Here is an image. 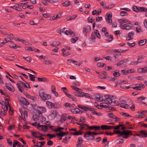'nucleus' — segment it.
Returning <instances> with one entry per match:
<instances>
[{
    "label": "nucleus",
    "mask_w": 147,
    "mask_h": 147,
    "mask_svg": "<svg viewBox=\"0 0 147 147\" xmlns=\"http://www.w3.org/2000/svg\"><path fill=\"white\" fill-rule=\"evenodd\" d=\"M6 113L4 112V111L2 110V109H0V114L2 116H4L6 115Z\"/></svg>",
    "instance_id": "64"
},
{
    "label": "nucleus",
    "mask_w": 147,
    "mask_h": 147,
    "mask_svg": "<svg viewBox=\"0 0 147 147\" xmlns=\"http://www.w3.org/2000/svg\"><path fill=\"white\" fill-rule=\"evenodd\" d=\"M37 79L38 82H52L49 79L45 78H38Z\"/></svg>",
    "instance_id": "16"
},
{
    "label": "nucleus",
    "mask_w": 147,
    "mask_h": 147,
    "mask_svg": "<svg viewBox=\"0 0 147 147\" xmlns=\"http://www.w3.org/2000/svg\"><path fill=\"white\" fill-rule=\"evenodd\" d=\"M47 105L49 107L52 108L53 105V104L51 102L47 101L46 102Z\"/></svg>",
    "instance_id": "33"
},
{
    "label": "nucleus",
    "mask_w": 147,
    "mask_h": 147,
    "mask_svg": "<svg viewBox=\"0 0 147 147\" xmlns=\"http://www.w3.org/2000/svg\"><path fill=\"white\" fill-rule=\"evenodd\" d=\"M10 7L12 8L15 9V10L18 11H22V9L21 8L16 5H14L12 6H11Z\"/></svg>",
    "instance_id": "29"
},
{
    "label": "nucleus",
    "mask_w": 147,
    "mask_h": 147,
    "mask_svg": "<svg viewBox=\"0 0 147 147\" xmlns=\"http://www.w3.org/2000/svg\"><path fill=\"white\" fill-rule=\"evenodd\" d=\"M126 50H124L121 49H115L114 50V52L115 53H122L123 52H125Z\"/></svg>",
    "instance_id": "30"
},
{
    "label": "nucleus",
    "mask_w": 147,
    "mask_h": 147,
    "mask_svg": "<svg viewBox=\"0 0 147 147\" xmlns=\"http://www.w3.org/2000/svg\"><path fill=\"white\" fill-rule=\"evenodd\" d=\"M65 114H63L60 117V119L62 120L63 121H65L66 120V117H65Z\"/></svg>",
    "instance_id": "59"
},
{
    "label": "nucleus",
    "mask_w": 147,
    "mask_h": 147,
    "mask_svg": "<svg viewBox=\"0 0 147 147\" xmlns=\"http://www.w3.org/2000/svg\"><path fill=\"white\" fill-rule=\"evenodd\" d=\"M113 39V36L111 35H110L108 38V39L106 40V41L108 42H109L111 41Z\"/></svg>",
    "instance_id": "49"
},
{
    "label": "nucleus",
    "mask_w": 147,
    "mask_h": 147,
    "mask_svg": "<svg viewBox=\"0 0 147 147\" xmlns=\"http://www.w3.org/2000/svg\"><path fill=\"white\" fill-rule=\"evenodd\" d=\"M22 103L23 104H24L26 106L27 105H28L29 104V102L26 99L24 98H22Z\"/></svg>",
    "instance_id": "36"
},
{
    "label": "nucleus",
    "mask_w": 147,
    "mask_h": 147,
    "mask_svg": "<svg viewBox=\"0 0 147 147\" xmlns=\"http://www.w3.org/2000/svg\"><path fill=\"white\" fill-rule=\"evenodd\" d=\"M32 136L36 138H38L44 136V135L40 133L39 132H32Z\"/></svg>",
    "instance_id": "14"
},
{
    "label": "nucleus",
    "mask_w": 147,
    "mask_h": 147,
    "mask_svg": "<svg viewBox=\"0 0 147 147\" xmlns=\"http://www.w3.org/2000/svg\"><path fill=\"white\" fill-rule=\"evenodd\" d=\"M132 10L136 12H139L138 7H137L136 6L134 5L133 6L132 8Z\"/></svg>",
    "instance_id": "38"
},
{
    "label": "nucleus",
    "mask_w": 147,
    "mask_h": 147,
    "mask_svg": "<svg viewBox=\"0 0 147 147\" xmlns=\"http://www.w3.org/2000/svg\"><path fill=\"white\" fill-rule=\"evenodd\" d=\"M76 124L80 126L79 127L80 129V131L83 130L84 128V126H86L85 124H86L85 123H82L80 122H76Z\"/></svg>",
    "instance_id": "19"
},
{
    "label": "nucleus",
    "mask_w": 147,
    "mask_h": 147,
    "mask_svg": "<svg viewBox=\"0 0 147 147\" xmlns=\"http://www.w3.org/2000/svg\"><path fill=\"white\" fill-rule=\"evenodd\" d=\"M39 93L40 98L44 101L49 100L51 97V95L46 94L43 89H41Z\"/></svg>",
    "instance_id": "3"
},
{
    "label": "nucleus",
    "mask_w": 147,
    "mask_h": 147,
    "mask_svg": "<svg viewBox=\"0 0 147 147\" xmlns=\"http://www.w3.org/2000/svg\"><path fill=\"white\" fill-rule=\"evenodd\" d=\"M113 76L115 77H117L119 76L120 74L119 73V71L118 70H115L114 71L113 74Z\"/></svg>",
    "instance_id": "23"
},
{
    "label": "nucleus",
    "mask_w": 147,
    "mask_h": 147,
    "mask_svg": "<svg viewBox=\"0 0 147 147\" xmlns=\"http://www.w3.org/2000/svg\"><path fill=\"white\" fill-rule=\"evenodd\" d=\"M9 106L7 105H2V108L4 111V112H5L6 113L8 109V107Z\"/></svg>",
    "instance_id": "28"
},
{
    "label": "nucleus",
    "mask_w": 147,
    "mask_h": 147,
    "mask_svg": "<svg viewBox=\"0 0 147 147\" xmlns=\"http://www.w3.org/2000/svg\"><path fill=\"white\" fill-rule=\"evenodd\" d=\"M45 63L46 65H51L52 64V62L49 60H44Z\"/></svg>",
    "instance_id": "54"
},
{
    "label": "nucleus",
    "mask_w": 147,
    "mask_h": 147,
    "mask_svg": "<svg viewBox=\"0 0 147 147\" xmlns=\"http://www.w3.org/2000/svg\"><path fill=\"white\" fill-rule=\"evenodd\" d=\"M60 17V16L58 14L55 15L53 17H51L50 18V20H55L57 18H59Z\"/></svg>",
    "instance_id": "27"
},
{
    "label": "nucleus",
    "mask_w": 147,
    "mask_h": 147,
    "mask_svg": "<svg viewBox=\"0 0 147 147\" xmlns=\"http://www.w3.org/2000/svg\"><path fill=\"white\" fill-rule=\"evenodd\" d=\"M71 2L68 1H67L63 3L62 4L63 6L68 7L71 5Z\"/></svg>",
    "instance_id": "21"
},
{
    "label": "nucleus",
    "mask_w": 147,
    "mask_h": 147,
    "mask_svg": "<svg viewBox=\"0 0 147 147\" xmlns=\"http://www.w3.org/2000/svg\"><path fill=\"white\" fill-rule=\"evenodd\" d=\"M119 87L124 89H127L129 88H133L132 85H130L128 86H125L122 85L121 84V83L119 84Z\"/></svg>",
    "instance_id": "20"
},
{
    "label": "nucleus",
    "mask_w": 147,
    "mask_h": 147,
    "mask_svg": "<svg viewBox=\"0 0 147 147\" xmlns=\"http://www.w3.org/2000/svg\"><path fill=\"white\" fill-rule=\"evenodd\" d=\"M119 101L120 103L118 104V105H119V107L126 109H128L129 108V105L126 104L127 102L126 101L123 100L121 98L119 99Z\"/></svg>",
    "instance_id": "5"
},
{
    "label": "nucleus",
    "mask_w": 147,
    "mask_h": 147,
    "mask_svg": "<svg viewBox=\"0 0 147 147\" xmlns=\"http://www.w3.org/2000/svg\"><path fill=\"white\" fill-rule=\"evenodd\" d=\"M39 116L37 114L33 115L32 118L34 121H35L39 120L38 117Z\"/></svg>",
    "instance_id": "35"
},
{
    "label": "nucleus",
    "mask_w": 147,
    "mask_h": 147,
    "mask_svg": "<svg viewBox=\"0 0 147 147\" xmlns=\"http://www.w3.org/2000/svg\"><path fill=\"white\" fill-rule=\"evenodd\" d=\"M64 33L67 35H70L72 37L74 36L75 35L74 33L71 29H69V30H66L64 32Z\"/></svg>",
    "instance_id": "17"
},
{
    "label": "nucleus",
    "mask_w": 147,
    "mask_h": 147,
    "mask_svg": "<svg viewBox=\"0 0 147 147\" xmlns=\"http://www.w3.org/2000/svg\"><path fill=\"white\" fill-rule=\"evenodd\" d=\"M139 12H145L147 11V8L144 7H138Z\"/></svg>",
    "instance_id": "26"
},
{
    "label": "nucleus",
    "mask_w": 147,
    "mask_h": 147,
    "mask_svg": "<svg viewBox=\"0 0 147 147\" xmlns=\"http://www.w3.org/2000/svg\"><path fill=\"white\" fill-rule=\"evenodd\" d=\"M139 86H136V87H133L132 88L136 90H140L141 87L144 88L145 86V85L143 83H140L139 84Z\"/></svg>",
    "instance_id": "18"
},
{
    "label": "nucleus",
    "mask_w": 147,
    "mask_h": 147,
    "mask_svg": "<svg viewBox=\"0 0 147 147\" xmlns=\"http://www.w3.org/2000/svg\"><path fill=\"white\" fill-rule=\"evenodd\" d=\"M91 134V132L90 131L86 132L85 133L84 136L86 138L90 136Z\"/></svg>",
    "instance_id": "47"
},
{
    "label": "nucleus",
    "mask_w": 147,
    "mask_h": 147,
    "mask_svg": "<svg viewBox=\"0 0 147 147\" xmlns=\"http://www.w3.org/2000/svg\"><path fill=\"white\" fill-rule=\"evenodd\" d=\"M86 126L87 127L88 130H92L94 129V131L99 130L100 129V127L99 126H90L87 124H85Z\"/></svg>",
    "instance_id": "9"
},
{
    "label": "nucleus",
    "mask_w": 147,
    "mask_h": 147,
    "mask_svg": "<svg viewBox=\"0 0 147 147\" xmlns=\"http://www.w3.org/2000/svg\"><path fill=\"white\" fill-rule=\"evenodd\" d=\"M60 44V42L59 41L54 42L52 43L51 45L53 47L58 46Z\"/></svg>",
    "instance_id": "31"
},
{
    "label": "nucleus",
    "mask_w": 147,
    "mask_h": 147,
    "mask_svg": "<svg viewBox=\"0 0 147 147\" xmlns=\"http://www.w3.org/2000/svg\"><path fill=\"white\" fill-rule=\"evenodd\" d=\"M96 38L95 36V34L94 33H92L91 34V39L92 40H95L96 39Z\"/></svg>",
    "instance_id": "62"
},
{
    "label": "nucleus",
    "mask_w": 147,
    "mask_h": 147,
    "mask_svg": "<svg viewBox=\"0 0 147 147\" xmlns=\"http://www.w3.org/2000/svg\"><path fill=\"white\" fill-rule=\"evenodd\" d=\"M79 39V38L78 37H75L74 38L71 39V41L72 43H75Z\"/></svg>",
    "instance_id": "37"
},
{
    "label": "nucleus",
    "mask_w": 147,
    "mask_h": 147,
    "mask_svg": "<svg viewBox=\"0 0 147 147\" xmlns=\"http://www.w3.org/2000/svg\"><path fill=\"white\" fill-rule=\"evenodd\" d=\"M108 126L106 125H102L100 127L101 129L103 130H108Z\"/></svg>",
    "instance_id": "44"
},
{
    "label": "nucleus",
    "mask_w": 147,
    "mask_h": 147,
    "mask_svg": "<svg viewBox=\"0 0 147 147\" xmlns=\"http://www.w3.org/2000/svg\"><path fill=\"white\" fill-rule=\"evenodd\" d=\"M134 32L133 31L129 32L127 35V37L126 38V40L128 41L132 40L134 38L133 36L134 35Z\"/></svg>",
    "instance_id": "10"
},
{
    "label": "nucleus",
    "mask_w": 147,
    "mask_h": 147,
    "mask_svg": "<svg viewBox=\"0 0 147 147\" xmlns=\"http://www.w3.org/2000/svg\"><path fill=\"white\" fill-rule=\"evenodd\" d=\"M120 114L121 115L124 117H132L131 116L129 115L128 114L123 112H121L120 113Z\"/></svg>",
    "instance_id": "52"
},
{
    "label": "nucleus",
    "mask_w": 147,
    "mask_h": 147,
    "mask_svg": "<svg viewBox=\"0 0 147 147\" xmlns=\"http://www.w3.org/2000/svg\"><path fill=\"white\" fill-rule=\"evenodd\" d=\"M140 133L142 135H144L145 137H147V133L146 132V131L144 130H141L140 131Z\"/></svg>",
    "instance_id": "46"
},
{
    "label": "nucleus",
    "mask_w": 147,
    "mask_h": 147,
    "mask_svg": "<svg viewBox=\"0 0 147 147\" xmlns=\"http://www.w3.org/2000/svg\"><path fill=\"white\" fill-rule=\"evenodd\" d=\"M127 44L130 47H131L134 46L136 45L135 42H133L132 43H130L129 42L127 43Z\"/></svg>",
    "instance_id": "58"
},
{
    "label": "nucleus",
    "mask_w": 147,
    "mask_h": 147,
    "mask_svg": "<svg viewBox=\"0 0 147 147\" xmlns=\"http://www.w3.org/2000/svg\"><path fill=\"white\" fill-rule=\"evenodd\" d=\"M120 24V27L122 30H129L132 29L133 25L130 21L125 18H122L119 20Z\"/></svg>",
    "instance_id": "1"
},
{
    "label": "nucleus",
    "mask_w": 147,
    "mask_h": 147,
    "mask_svg": "<svg viewBox=\"0 0 147 147\" xmlns=\"http://www.w3.org/2000/svg\"><path fill=\"white\" fill-rule=\"evenodd\" d=\"M95 100L98 101L102 102L103 100L102 96L99 94H97L95 95Z\"/></svg>",
    "instance_id": "12"
},
{
    "label": "nucleus",
    "mask_w": 147,
    "mask_h": 147,
    "mask_svg": "<svg viewBox=\"0 0 147 147\" xmlns=\"http://www.w3.org/2000/svg\"><path fill=\"white\" fill-rule=\"evenodd\" d=\"M120 15L121 16H127L128 15L127 12L126 11H121L120 12Z\"/></svg>",
    "instance_id": "41"
},
{
    "label": "nucleus",
    "mask_w": 147,
    "mask_h": 147,
    "mask_svg": "<svg viewBox=\"0 0 147 147\" xmlns=\"http://www.w3.org/2000/svg\"><path fill=\"white\" fill-rule=\"evenodd\" d=\"M125 62V61L124 60H122L120 61L119 62H118L117 63V66H120L122 65L123 63Z\"/></svg>",
    "instance_id": "42"
},
{
    "label": "nucleus",
    "mask_w": 147,
    "mask_h": 147,
    "mask_svg": "<svg viewBox=\"0 0 147 147\" xmlns=\"http://www.w3.org/2000/svg\"><path fill=\"white\" fill-rule=\"evenodd\" d=\"M106 98L105 99L104 101L107 102V103L111 105L113 103L112 98L113 96L110 95H106L105 96Z\"/></svg>",
    "instance_id": "7"
},
{
    "label": "nucleus",
    "mask_w": 147,
    "mask_h": 147,
    "mask_svg": "<svg viewBox=\"0 0 147 147\" xmlns=\"http://www.w3.org/2000/svg\"><path fill=\"white\" fill-rule=\"evenodd\" d=\"M27 84L26 85L25 83H17L16 84L17 86L20 91L21 92H22V89H24L25 88H30L29 85L28 83H26Z\"/></svg>",
    "instance_id": "4"
},
{
    "label": "nucleus",
    "mask_w": 147,
    "mask_h": 147,
    "mask_svg": "<svg viewBox=\"0 0 147 147\" xmlns=\"http://www.w3.org/2000/svg\"><path fill=\"white\" fill-rule=\"evenodd\" d=\"M58 114L57 112L56 111H53L51 113V115L53 117H56Z\"/></svg>",
    "instance_id": "45"
},
{
    "label": "nucleus",
    "mask_w": 147,
    "mask_h": 147,
    "mask_svg": "<svg viewBox=\"0 0 147 147\" xmlns=\"http://www.w3.org/2000/svg\"><path fill=\"white\" fill-rule=\"evenodd\" d=\"M9 47L11 48H12L14 49H16L18 47H16V45L15 44H12L9 45Z\"/></svg>",
    "instance_id": "57"
},
{
    "label": "nucleus",
    "mask_w": 147,
    "mask_h": 147,
    "mask_svg": "<svg viewBox=\"0 0 147 147\" xmlns=\"http://www.w3.org/2000/svg\"><path fill=\"white\" fill-rule=\"evenodd\" d=\"M121 72L122 74L127 75L128 74L127 71L125 69H123L121 70Z\"/></svg>",
    "instance_id": "63"
},
{
    "label": "nucleus",
    "mask_w": 147,
    "mask_h": 147,
    "mask_svg": "<svg viewBox=\"0 0 147 147\" xmlns=\"http://www.w3.org/2000/svg\"><path fill=\"white\" fill-rule=\"evenodd\" d=\"M95 20V18L92 17H89L88 19V22L92 23Z\"/></svg>",
    "instance_id": "50"
},
{
    "label": "nucleus",
    "mask_w": 147,
    "mask_h": 147,
    "mask_svg": "<svg viewBox=\"0 0 147 147\" xmlns=\"http://www.w3.org/2000/svg\"><path fill=\"white\" fill-rule=\"evenodd\" d=\"M57 136H59L60 137H62L63 136L66 135V134L65 133L63 132H61L58 133H57L56 134Z\"/></svg>",
    "instance_id": "32"
},
{
    "label": "nucleus",
    "mask_w": 147,
    "mask_h": 147,
    "mask_svg": "<svg viewBox=\"0 0 147 147\" xmlns=\"http://www.w3.org/2000/svg\"><path fill=\"white\" fill-rule=\"evenodd\" d=\"M100 4L101 6L104 9H106V3L103 1H101L100 2Z\"/></svg>",
    "instance_id": "51"
},
{
    "label": "nucleus",
    "mask_w": 147,
    "mask_h": 147,
    "mask_svg": "<svg viewBox=\"0 0 147 147\" xmlns=\"http://www.w3.org/2000/svg\"><path fill=\"white\" fill-rule=\"evenodd\" d=\"M91 30V27L89 25H87L84 27L83 29V32L85 36H87V33L90 31Z\"/></svg>",
    "instance_id": "8"
},
{
    "label": "nucleus",
    "mask_w": 147,
    "mask_h": 147,
    "mask_svg": "<svg viewBox=\"0 0 147 147\" xmlns=\"http://www.w3.org/2000/svg\"><path fill=\"white\" fill-rule=\"evenodd\" d=\"M71 112L74 114H77L80 111V109L78 108L73 109L71 110Z\"/></svg>",
    "instance_id": "22"
},
{
    "label": "nucleus",
    "mask_w": 147,
    "mask_h": 147,
    "mask_svg": "<svg viewBox=\"0 0 147 147\" xmlns=\"http://www.w3.org/2000/svg\"><path fill=\"white\" fill-rule=\"evenodd\" d=\"M100 105H101V107L102 109L103 107L106 108L108 107V106H109V105H108V103H105L104 102H102L100 104Z\"/></svg>",
    "instance_id": "48"
},
{
    "label": "nucleus",
    "mask_w": 147,
    "mask_h": 147,
    "mask_svg": "<svg viewBox=\"0 0 147 147\" xmlns=\"http://www.w3.org/2000/svg\"><path fill=\"white\" fill-rule=\"evenodd\" d=\"M46 136H47L49 137V139H51L52 138H55L56 137V135H54V134L51 135L50 134H48L46 135Z\"/></svg>",
    "instance_id": "61"
},
{
    "label": "nucleus",
    "mask_w": 147,
    "mask_h": 147,
    "mask_svg": "<svg viewBox=\"0 0 147 147\" xmlns=\"http://www.w3.org/2000/svg\"><path fill=\"white\" fill-rule=\"evenodd\" d=\"M94 33L95 34V35H96L98 38H100V35L98 30H94Z\"/></svg>",
    "instance_id": "34"
},
{
    "label": "nucleus",
    "mask_w": 147,
    "mask_h": 147,
    "mask_svg": "<svg viewBox=\"0 0 147 147\" xmlns=\"http://www.w3.org/2000/svg\"><path fill=\"white\" fill-rule=\"evenodd\" d=\"M136 31L138 33L142 32V31L141 27L140 26L136 27Z\"/></svg>",
    "instance_id": "55"
},
{
    "label": "nucleus",
    "mask_w": 147,
    "mask_h": 147,
    "mask_svg": "<svg viewBox=\"0 0 147 147\" xmlns=\"http://www.w3.org/2000/svg\"><path fill=\"white\" fill-rule=\"evenodd\" d=\"M138 72L139 73H144L147 72V69L146 67L140 68L138 69Z\"/></svg>",
    "instance_id": "15"
},
{
    "label": "nucleus",
    "mask_w": 147,
    "mask_h": 147,
    "mask_svg": "<svg viewBox=\"0 0 147 147\" xmlns=\"http://www.w3.org/2000/svg\"><path fill=\"white\" fill-rule=\"evenodd\" d=\"M89 111H91L92 112V113L93 115H94L96 113V109H95L93 108H92L90 107Z\"/></svg>",
    "instance_id": "56"
},
{
    "label": "nucleus",
    "mask_w": 147,
    "mask_h": 147,
    "mask_svg": "<svg viewBox=\"0 0 147 147\" xmlns=\"http://www.w3.org/2000/svg\"><path fill=\"white\" fill-rule=\"evenodd\" d=\"M6 86L7 88L12 92H14V88L13 86L10 83H6Z\"/></svg>",
    "instance_id": "13"
},
{
    "label": "nucleus",
    "mask_w": 147,
    "mask_h": 147,
    "mask_svg": "<svg viewBox=\"0 0 147 147\" xmlns=\"http://www.w3.org/2000/svg\"><path fill=\"white\" fill-rule=\"evenodd\" d=\"M112 13H107L105 15V19L106 22L109 25L112 24Z\"/></svg>",
    "instance_id": "6"
},
{
    "label": "nucleus",
    "mask_w": 147,
    "mask_h": 147,
    "mask_svg": "<svg viewBox=\"0 0 147 147\" xmlns=\"http://www.w3.org/2000/svg\"><path fill=\"white\" fill-rule=\"evenodd\" d=\"M126 129V127H123L121 129L123 130L122 131H114V133L116 134H118L117 136L118 137H122L123 138L127 139L129 137V136L132 135V131L128 130H123Z\"/></svg>",
    "instance_id": "2"
},
{
    "label": "nucleus",
    "mask_w": 147,
    "mask_h": 147,
    "mask_svg": "<svg viewBox=\"0 0 147 147\" xmlns=\"http://www.w3.org/2000/svg\"><path fill=\"white\" fill-rule=\"evenodd\" d=\"M38 108L40 109L42 113H45L46 111V109L43 107H38Z\"/></svg>",
    "instance_id": "40"
},
{
    "label": "nucleus",
    "mask_w": 147,
    "mask_h": 147,
    "mask_svg": "<svg viewBox=\"0 0 147 147\" xmlns=\"http://www.w3.org/2000/svg\"><path fill=\"white\" fill-rule=\"evenodd\" d=\"M137 113L139 114V115L141 116H142V117L141 118H143L146 116L145 114V111H139Z\"/></svg>",
    "instance_id": "24"
},
{
    "label": "nucleus",
    "mask_w": 147,
    "mask_h": 147,
    "mask_svg": "<svg viewBox=\"0 0 147 147\" xmlns=\"http://www.w3.org/2000/svg\"><path fill=\"white\" fill-rule=\"evenodd\" d=\"M23 58H24L28 62H30L32 60L31 57L30 56H28L27 57H23Z\"/></svg>",
    "instance_id": "60"
},
{
    "label": "nucleus",
    "mask_w": 147,
    "mask_h": 147,
    "mask_svg": "<svg viewBox=\"0 0 147 147\" xmlns=\"http://www.w3.org/2000/svg\"><path fill=\"white\" fill-rule=\"evenodd\" d=\"M28 74L31 80L32 81H34L35 80V78H36L35 76L34 75L31 74H30L28 73Z\"/></svg>",
    "instance_id": "39"
},
{
    "label": "nucleus",
    "mask_w": 147,
    "mask_h": 147,
    "mask_svg": "<svg viewBox=\"0 0 147 147\" xmlns=\"http://www.w3.org/2000/svg\"><path fill=\"white\" fill-rule=\"evenodd\" d=\"M37 128L42 131L46 132L48 129V127L46 125H40L37 127Z\"/></svg>",
    "instance_id": "11"
},
{
    "label": "nucleus",
    "mask_w": 147,
    "mask_h": 147,
    "mask_svg": "<svg viewBox=\"0 0 147 147\" xmlns=\"http://www.w3.org/2000/svg\"><path fill=\"white\" fill-rule=\"evenodd\" d=\"M146 39L140 40L138 42V44L140 46L143 45L146 43Z\"/></svg>",
    "instance_id": "25"
},
{
    "label": "nucleus",
    "mask_w": 147,
    "mask_h": 147,
    "mask_svg": "<svg viewBox=\"0 0 147 147\" xmlns=\"http://www.w3.org/2000/svg\"><path fill=\"white\" fill-rule=\"evenodd\" d=\"M4 39L5 40L6 42H12V39L9 37H5L4 38Z\"/></svg>",
    "instance_id": "43"
},
{
    "label": "nucleus",
    "mask_w": 147,
    "mask_h": 147,
    "mask_svg": "<svg viewBox=\"0 0 147 147\" xmlns=\"http://www.w3.org/2000/svg\"><path fill=\"white\" fill-rule=\"evenodd\" d=\"M36 114L39 116L40 115H42V112L40 111V109H38V107L36 110Z\"/></svg>",
    "instance_id": "53"
}]
</instances>
